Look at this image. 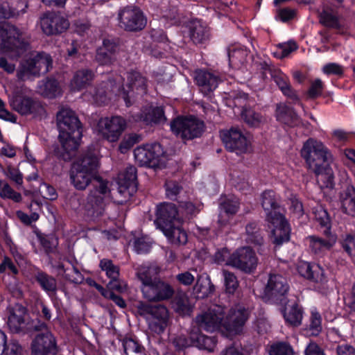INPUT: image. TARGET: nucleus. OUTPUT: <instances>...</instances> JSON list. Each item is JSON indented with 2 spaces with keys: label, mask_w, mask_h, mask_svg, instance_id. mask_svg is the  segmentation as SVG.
<instances>
[{
  "label": "nucleus",
  "mask_w": 355,
  "mask_h": 355,
  "mask_svg": "<svg viewBox=\"0 0 355 355\" xmlns=\"http://www.w3.org/2000/svg\"><path fill=\"white\" fill-rule=\"evenodd\" d=\"M118 193L125 198H128L137 187V170L130 166L118 175Z\"/></svg>",
  "instance_id": "obj_23"
},
{
  "label": "nucleus",
  "mask_w": 355,
  "mask_h": 355,
  "mask_svg": "<svg viewBox=\"0 0 355 355\" xmlns=\"http://www.w3.org/2000/svg\"><path fill=\"white\" fill-rule=\"evenodd\" d=\"M231 254L229 250L226 248H221L216 251L214 254V261L217 263H225L227 266V262L230 259Z\"/></svg>",
  "instance_id": "obj_61"
},
{
  "label": "nucleus",
  "mask_w": 355,
  "mask_h": 355,
  "mask_svg": "<svg viewBox=\"0 0 355 355\" xmlns=\"http://www.w3.org/2000/svg\"><path fill=\"white\" fill-rule=\"evenodd\" d=\"M258 263L259 259L255 252L250 247H242L231 254L227 266L250 274L255 271Z\"/></svg>",
  "instance_id": "obj_13"
},
{
  "label": "nucleus",
  "mask_w": 355,
  "mask_h": 355,
  "mask_svg": "<svg viewBox=\"0 0 355 355\" xmlns=\"http://www.w3.org/2000/svg\"><path fill=\"white\" fill-rule=\"evenodd\" d=\"M242 118L246 123L252 127H258L264 121L262 116L251 109L244 110L242 112Z\"/></svg>",
  "instance_id": "obj_49"
},
{
  "label": "nucleus",
  "mask_w": 355,
  "mask_h": 355,
  "mask_svg": "<svg viewBox=\"0 0 355 355\" xmlns=\"http://www.w3.org/2000/svg\"><path fill=\"white\" fill-rule=\"evenodd\" d=\"M0 197L3 199H10L14 202L21 201V195L15 191L5 180H0Z\"/></svg>",
  "instance_id": "obj_44"
},
{
  "label": "nucleus",
  "mask_w": 355,
  "mask_h": 355,
  "mask_svg": "<svg viewBox=\"0 0 355 355\" xmlns=\"http://www.w3.org/2000/svg\"><path fill=\"white\" fill-rule=\"evenodd\" d=\"M173 306L176 312L182 315L189 313L191 310L188 297L185 295L176 296L173 301Z\"/></svg>",
  "instance_id": "obj_50"
},
{
  "label": "nucleus",
  "mask_w": 355,
  "mask_h": 355,
  "mask_svg": "<svg viewBox=\"0 0 355 355\" xmlns=\"http://www.w3.org/2000/svg\"><path fill=\"white\" fill-rule=\"evenodd\" d=\"M297 48V44L294 42H288L278 45V50L281 53L282 58L288 56L291 52L295 51Z\"/></svg>",
  "instance_id": "obj_63"
},
{
  "label": "nucleus",
  "mask_w": 355,
  "mask_h": 355,
  "mask_svg": "<svg viewBox=\"0 0 355 355\" xmlns=\"http://www.w3.org/2000/svg\"><path fill=\"white\" fill-rule=\"evenodd\" d=\"M267 221L272 228L271 239L275 245L279 246L290 240L291 228L283 214Z\"/></svg>",
  "instance_id": "obj_22"
},
{
  "label": "nucleus",
  "mask_w": 355,
  "mask_h": 355,
  "mask_svg": "<svg viewBox=\"0 0 355 355\" xmlns=\"http://www.w3.org/2000/svg\"><path fill=\"white\" fill-rule=\"evenodd\" d=\"M176 279L184 286H191L195 281V277L190 272L185 271L178 274Z\"/></svg>",
  "instance_id": "obj_64"
},
{
  "label": "nucleus",
  "mask_w": 355,
  "mask_h": 355,
  "mask_svg": "<svg viewBox=\"0 0 355 355\" xmlns=\"http://www.w3.org/2000/svg\"><path fill=\"white\" fill-rule=\"evenodd\" d=\"M156 216L155 223L159 229L165 227V225H170L183 220L175 205L169 202H164L157 206Z\"/></svg>",
  "instance_id": "obj_21"
},
{
  "label": "nucleus",
  "mask_w": 355,
  "mask_h": 355,
  "mask_svg": "<svg viewBox=\"0 0 355 355\" xmlns=\"http://www.w3.org/2000/svg\"><path fill=\"white\" fill-rule=\"evenodd\" d=\"M220 208L221 211H224L228 215H234L239 208V199L234 196H231L220 203Z\"/></svg>",
  "instance_id": "obj_51"
},
{
  "label": "nucleus",
  "mask_w": 355,
  "mask_h": 355,
  "mask_svg": "<svg viewBox=\"0 0 355 355\" xmlns=\"http://www.w3.org/2000/svg\"><path fill=\"white\" fill-rule=\"evenodd\" d=\"M94 78V72L87 69L77 71L71 80L70 87L73 91H80L90 85Z\"/></svg>",
  "instance_id": "obj_34"
},
{
  "label": "nucleus",
  "mask_w": 355,
  "mask_h": 355,
  "mask_svg": "<svg viewBox=\"0 0 355 355\" xmlns=\"http://www.w3.org/2000/svg\"><path fill=\"white\" fill-rule=\"evenodd\" d=\"M248 317V311L238 306L232 309L228 316L225 318L224 308L214 304L196 316L191 327H196L200 333L202 330L212 333L223 326L230 332L237 334L241 332Z\"/></svg>",
  "instance_id": "obj_2"
},
{
  "label": "nucleus",
  "mask_w": 355,
  "mask_h": 355,
  "mask_svg": "<svg viewBox=\"0 0 355 355\" xmlns=\"http://www.w3.org/2000/svg\"><path fill=\"white\" fill-rule=\"evenodd\" d=\"M325 239L316 236H310L307 238L309 241V248L312 252L318 256H322L329 251L336 243V236L330 232V230L324 231Z\"/></svg>",
  "instance_id": "obj_27"
},
{
  "label": "nucleus",
  "mask_w": 355,
  "mask_h": 355,
  "mask_svg": "<svg viewBox=\"0 0 355 355\" xmlns=\"http://www.w3.org/2000/svg\"><path fill=\"white\" fill-rule=\"evenodd\" d=\"M193 291L198 298H205L214 291V286L207 275H200L197 278Z\"/></svg>",
  "instance_id": "obj_39"
},
{
  "label": "nucleus",
  "mask_w": 355,
  "mask_h": 355,
  "mask_svg": "<svg viewBox=\"0 0 355 355\" xmlns=\"http://www.w3.org/2000/svg\"><path fill=\"white\" fill-rule=\"evenodd\" d=\"M221 80V78L217 73L206 70L195 71L196 83L205 94L215 90Z\"/></svg>",
  "instance_id": "obj_28"
},
{
  "label": "nucleus",
  "mask_w": 355,
  "mask_h": 355,
  "mask_svg": "<svg viewBox=\"0 0 355 355\" xmlns=\"http://www.w3.org/2000/svg\"><path fill=\"white\" fill-rule=\"evenodd\" d=\"M286 279L280 275H270L265 288L266 295L281 304L288 291Z\"/></svg>",
  "instance_id": "obj_18"
},
{
  "label": "nucleus",
  "mask_w": 355,
  "mask_h": 355,
  "mask_svg": "<svg viewBox=\"0 0 355 355\" xmlns=\"http://www.w3.org/2000/svg\"><path fill=\"white\" fill-rule=\"evenodd\" d=\"M247 52L242 49H233L228 52L229 61L230 64H236L244 60Z\"/></svg>",
  "instance_id": "obj_57"
},
{
  "label": "nucleus",
  "mask_w": 355,
  "mask_h": 355,
  "mask_svg": "<svg viewBox=\"0 0 355 355\" xmlns=\"http://www.w3.org/2000/svg\"><path fill=\"white\" fill-rule=\"evenodd\" d=\"M312 214L320 225L326 227V230L330 229V218L329 214L321 205L317 204L313 207Z\"/></svg>",
  "instance_id": "obj_43"
},
{
  "label": "nucleus",
  "mask_w": 355,
  "mask_h": 355,
  "mask_svg": "<svg viewBox=\"0 0 355 355\" xmlns=\"http://www.w3.org/2000/svg\"><path fill=\"white\" fill-rule=\"evenodd\" d=\"M33 355H55L58 349L55 338L49 331L38 334L31 345Z\"/></svg>",
  "instance_id": "obj_20"
},
{
  "label": "nucleus",
  "mask_w": 355,
  "mask_h": 355,
  "mask_svg": "<svg viewBox=\"0 0 355 355\" xmlns=\"http://www.w3.org/2000/svg\"><path fill=\"white\" fill-rule=\"evenodd\" d=\"M19 3L21 4V6H20V10L19 9V8H18L17 10H16V12L10 11V10H7V8L5 6H0V20L1 19L10 18L12 15H14L16 12L19 13V11L24 12L25 8H27L26 1L25 0H20Z\"/></svg>",
  "instance_id": "obj_59"
},
{
  "label": "nucleus",
  "mask_w": 355,
  "mask_h": 355,
  "mask_svg": "<svg viewBox=\"0 0 355 355\" xmlns=\"http://www.w3.org/2000/svg\"><path fill=\"white\" fill-rule=\"evenodd\" d=\"M293 347L287 342H277L269 348L270 355H294Z\"/></svg>",
  "instance_id": "obj_46"
},
{
  "label": "nucleus",
  "mask_w": 355,
  "mask_h": 355,
  "mask_svg": "<svg viewBox=\"0 0 355 355\" xmlns=\"http://www.w3.org/2000/svg\"><path fill=\"white\" fill-rule=\"evenodd\" d=\"M137 308L151 331L161 334L165 331L169 323V312L165 306L140 302Z\"/></svg>",
  "instance_id": "obj_6"
},
{
  "label": "nucleus",
  "mask_w": 355,
  "mask_h": 355,
  "mask_svg": "<svg viewBox=\"0 0 355 355\" xmlns=\"http://www.w3.org/2000/svg\"><path fill=\"white\" fill-rule=\"evenodd\" d=\"M182 221H178V223L170 225H165V227L159 229L166 237L168 243L172 245H181L187 243V233L182 228Z\"/></svg>",
  "instance_id": "obj_29"
},
{
  "label": "nucleus",
  "mask_w": 355,
  "mask_h": 355,
  "mask_svg": "<svg viewBox=\"0 0 355 355\" xmlns=\"http://www.w3.org/2000/svg\"><path fill=\"white\" fill-rule=\"evenodd\" d=\"M40 89L41 93L48 98H54L60 94L58 83L54 79H47L41 83Z\"/></svg>",
  "instance_id": "obj_42"
},
{
  "label": "nucleus",
  "mask_w": 355,
  "mask_h": 355,
  "mask_svg": "<svg viewBox=\"0 0 355 355\" xmlns=\"http://www.w3.org/2000/svg\"><path fill=\"white\" fill-rule=\"evenodd\" d=\"M323 83L320 79H315L311 83L308 91V96L311 98H315L322 94Z\"/></svg>",
  "instance_id": "obj_56"
},
{
  "label": "nucleus",
  "mask_w": 355,
  "mask_h": 355,
  "mask_svg": "<svg viewBox=\"0 0 355 355\" xmlns=\"http://www.w3.org/2000/svg\"><path fill=\"white\" fill-rule=\"evenodd\" d=\"M10 103L15 110L22 115L31 114L37 115L44 111L43 107L39 102L29 97L21 96L16 89H12V96H10Z\"/></svg>",
  "instance_id": "obj_15"
},
{
  "label": "nucleus",
  "mask_w": 355,
  "mask_h": 355,
  "mask_svg": "<svg viewBox=\"0 0 355 355\" xmlns=\"http://www.w3.org/2000/svg\"><path fill=\"white\" fill-rule=\"evenodd\" d=\"M82 138V130H76L71 132H60L59 139L63 150L61 156L64 160H70L74 155L76 150L80 145Z\"/></svg>",
  "instance_id": "obj_25"
},
{
  "label": "nucleus",
  "mask_w": 355,
  "mask_h": 355,
  "mask_svg": "<svg viewBox=\"0 0 355 355\" xmlns=\"http://www.w3.org/2000/svg\"><path fill=\"white\" fill-rule=\"evenodd\" d=\"M283 315L286 322L293 327H297L302 323L303 318L302 309L295 302L286 304Z\"/></svg>",
  "instance_id": "obj_37"
},
{
  "label": "nucleus",
  "mask_w": 355,
  "mask_h": 355,
  "mask_svg": "<svg viewBox=\"0 0 355 355\" xmlns=\"http://www.w3.org/2000/svg\"><path fill=\"white\" fill-rule=\"evenodd\" d=\"M301 155L309 169L315 174L320 187H332L334 173L329 166L332 155L323 143L314 139H308L304 144Z\"/></svg>",
  "instance_id": "obj_4"
},
{
  "label": "nucleus",
  "mask_w": 355,
  "mask_h": 355,
  "mask_svg": "<svg viewBox=\"0 0 355 355\" xmlns=\"http://www.w3.org/2000/svg\"><path fill=\"white\" fill-rule=\"evenodd\" d=\"M322 330V318L320 313L315 310L311 311L309 331L311 336H318Z\"/></svg>",
  "instance_id": "obj_53"
},
{
  "label": "nucleus",
  "mask_w": 355,
  "mask_h": 355,
  "mask_svg": "<svg viewBox=\"0 0 355 355\" xmlns=\"http://www.w3.org/2000/svg\"><path fill=\"white\" fill-rule=\"evenodd\" d=\"M223 276L226 292L230 294L234 293L239 286V282L236 275L233 272L224 270Z\"/></svg>",
  "instance_id": "obj_52"
},
{
  "label": "nucleus",
  "mask_w": 355,
  "mask_h": 355,
  "mask_svg": "<svg viewBox=\"0 0 355 355\" xmlns=\"http://www.w3.org/2000/svg\"><path fill=\"white\" fill-rule=\"evenodd\" d=\"M271 76L284 95L293 101H298V96L292 88L289 78L286 74L279 70H274Z\"/></svg>",
  "instance_id": "obj_33"
},
{
  "label": "nucleus",
  "mask_w": 355,
  "mask_h": 355,
  "mask_svg": "<svg viewBox=\"0 0 355 355\" xmlns=\"http://www.w3.org/2000/svg\"><path fill=\"white\" fill-rule=\"evenodd\" d=\"M27 44L25 33L15 26L4 24L0 26V50L18 57L26 49Z\"/></svg>",
  "instance_id": "obj_7"
},
{
  "label": "nucleus",
  "mask_w": 355,
  "mask_h": 355,
  "mask_svg": "<svg viewBox=\"0 0 355 355\" xmlns=\"http://www.w3.org/2000/svg\"><path fill=\"white\" fill-rule=\"evenodd\" d=\"M98 167V158L89 155L73 163L70 173L71 183L78 190H85L94 180V189L90 191L85 204L87 214L92 218L103 215L111 196L109 182L96 175Z\"/></svg>",
  "instance_id": "obj_1"
},
{
  "label": "nucleus",
  "mask_w": 355,
  "mask_h": 355,
  "mask_svg": "<svg viewBox=\"0 0 355 355\" xmlns=\"http://www.w3.org/2000/svg\"><path fill=\"white\" fill-rule=\"evenodd\" d=\"M343 211L348 215L355 216V188L348 186L340 195Z\"/></svg>",
  "instance_id": "obj_36"
},
{
  "label": "nucleus",
  "mask_w": 355,
  "mask_h": 355,
  "mask_svg": "<svg viewBox=\"0 0 355 355\" xmlns=\"http://www.w3.org/2000/svg\"><path fill=\"white\" fill-rule=\"evenodd\" d=\"M118 46L112 40L105 39L96 51V60L101 65H110L116 60Z\"/></svg>",
  "instance_id": "obj_30"
},
{
  "label": "nucleus",
  "mask_w": 355,
  "mask_h": 355,
  "mask_svg": "<svg viewBox=\"0 0 355 355\" xmlns=\"http://www.w3.org/2000/svg\"><path fill=\"white\" fill-rule=\"evenodd\" d=\"M217 340L214 336H207L196 327L190 328L189 338L180 335L173 340V344L178 350H182L190 346H195L201 349L213 352L216 346Z\"/></svg>",
  "instance_id": "obj_10"
},
{
  "label": "nucleus",
  "mask_w": 355,
  "mask_h": 355,
  "mask_svg": "<svg viewBox=\"0 0 355 355\" xmlns=\"http://www.w3.org/2000/svg\"><path fill=\"white\" fill-rule=\"evenodd\" d=\"M162 153L160 144L155 143L137 147L134 150V155L139 164L153 166L157 163Z\"/></svg>",
  "instance_id": "obj_19"
},
{
  "label": "nucleus",
  "mask_w": 355,
  "mask_h": 355,
  "mask_svg": "<svg viewBox=\"0 0 355 355\" xmlns=\"http://www.w3.org/2000/svg\"><path fill=\"white\" fill-rule=\"evenodd\" d=\"M40 27L46 35L61 33L69 27V21L59 14L52 12L44 13L40 17Z\"/></svg>",
  "instance_id": "obj_16"
},
{
  "label": "nucleus",
  "mask_w": 355,
  "mask_h": 355,
  "mask_svg": "<svg viewBox=\"0 0 355 355\" xmlns=\"http://www.w3.org/2000/svg\"><path fill=\"white\" fill-rule=\"evenodd\" d=\"M276 117L277 121L288 126H295L300 123L297 114L293 108L285 104L278 105L276 110Z\"/></svg>",
  "instance_id": "obj_35"
},
{
  "label": "nucleus",
  "mask_w": 355,
  "mask_h": 355,
  "mask_svg": "<svg viewBox=\"0 0 355 355\" xmlns=\"http://www.w3.org/2000/svg\"><path fill=\"white\" fill-rule=\"evenodd\" d=\"M261 205L266 212V220H272L279 215H282L279 211L277 198L273 191H266L261 195Z\"/></svg>",
  "instance_id": "obj_31"
},
{
  "label": "nucleus",
  "mask_w": 355,
  "mask_h": 355,
  "mask_svg": "<svg viewBox=\"0 0 355 355\" xmlns=\"http://www.w3.org/2000/svg\"><path fill=\"white\" fill-rule=\"evenodd\" d=\"M99 267L105 272L106 276L110 279H116L119 277V268L114 265L112 260L103 259L100 261Z\"/></svg>",
  "instance_id": "obj_45"
},
{
  "label": "nucleus",
  "mask_w": 355,
  "mask_h": 355,
  "mask_svg": "<svg viewBox=\"0 0 355 355\" xmlns=\"http://www.w3.org/2000/svg\"><path fill=\"white\" fill-rule=\"evenodd\" d=\"M187 34L195 44H200L208 39L207 27L200 21L194 19L187 25Z\"/></svg>",
  "instance_id": "obj_32"
},
{
  "label": "nucleus",
  "mask_w": 355,
  "mask_h": 355,
  "mask_svg": "<svg viewBox=\"0 0 355 355\" xmlns=\"http://www.w3.org/2000/svg\"><path fill=\"white\" fill-rule=\"evenodd\" d=\"M246 240L248 242L256 245H261L263 242V237L257 227V225L254 223H251L246 226Z\"/></svg>",
  "instance_id": "obj_47"
},
{
  "label": "nucleus",
  "mask_w": 355,
  "mask_h": 355,
  "mask_svg": "<svg viewBox=\"0 0 355 355\" xmlns=\"http://www.w3.org/2000/svg\"><path fill=\"white\" fill-rule=\"evenodd\" d=\"M140 140L139 135L136 134H130L125 135L119 145V150L121 153H125L130 150L135 144L138 143Z\"/></svg>",
  "instance_id": "obj_54"
},
{
  "label": "nucleus",
  "mask_w": 355,
  "mask_h": 355,
  "mask_svg": "<svg viewBox=\"0 0 355 355\" xmlns=\"http://www.w3.org/2000/svg\"><path fill=\"white\" fill-rule=\"evenodd\" d=\"M121 27L129 31L143 29L146 24V19L141 11L135 7L127 6L119 13Z\"/></svg>",
  "instance_id": "obj_14"
},
{
  "label": "nucleus",
  "mask_w": 355,
  "mask_h": 355,
  "mask_svg": "<svg viewBox=\"0 0 355 355\" xmlns=\"http://www.w3.org/2000/svg\"><path fill=\"white\" fill-rule=\"evenodd\" d=\"M126 121L121 116L101 118L97 123V134L110 142L119 140L126 128Z\"/></svg>",
  "instance_id": "obj_12"
},
{
  "label": "nucleus",
  "mask_w": 355,
  "mask_h": 355,
  "mask_svg": "<svg viewBox=\"0 0 355 355\" xmlns=\"http://www.w3.org/2000/svg\"><path fill=\"white\" fill-rule=\"evenodd\" d=\"M6 175L17 184L21 185L23 184V175L19 169L8 166Z\"/></svg>",
  "instance_id": "obj_60"
},
{
  "label": "nucleus",
  "mask_w": 355,
  "mask_h": 355,
  "mask_svg": "<svg viewBox=\"0 0 355 355\" xmlns=\"http://www.w3.org/2000/svg\"><path fill=\"white\" fill-rule=\"evenodd\" d=\"M40 244L46 252H51L56 245V240L53 236L37 235Z\"/></svg>",
  "instance_id": "obj_55"
},
{
  "label": "nucleus",
  "mask_w": 355,
  "mask_h": 355,
  "mask_svg": "<svg viewBox=\"0 0 355 355\" xmlns=\"http://www.w3.org/2000/svg\"><path fill=\"white\" fill-rule=\"evenodd\" d=\"M324 73L327 75H341L343 73V67L337 63H329L322 68Z\"/></svg>",
  "instance_id": "obj_62"
},
{
  "label": "nucleus",
  "mask_w": 355,
  "mask_h": 355,
  "mask_svg": "<svg viewBox=\"0 0 355 355\" xmlns=\"http://www.w3.org/2000/svg\"><path fill=\"white\" fill-rule=\"evenodd\" d=\"M297 270L302 277L312 281L314 289L322 295H327L333 291L324 270L319 264L302 261L298 264Z\"/></svg>",
  "instance_id": "obj_9"
},
{
  "label": "nucleus",
  "mask_w": 355,
  "mask_h": 355,
  "mask_svg": "<svg viewBox=\"0 0 355 355\" xmlns=\"http://www.w3.org/2000/svg\"><path fill=\"white\" fill-rule=\"evenodd\" d=\"M320 21L324 26L332 28L340 29L342 26L337 12L328 6L324 7L320 13Z\"/></svg>",
  "instance_id": "obj_38"
},
{
  "label": "nucleus",
  "mask_w": 355,
  "mask_h": 355,
  "mask_svg": "<svg viewBox=\"0 0 355 355\" xmlns=\"http://www.w3.org/2000/svg\"><path fill=\"white\" fill-rule=\"evenodd\" d=\"M140 120L147 124L161 123L166 121V117L163 108L156 107L150 108L148 113H142L140 116Z\"/></svg>",
  "instance_id": "obj_40"
},
{
  "label": "nucleus",
  "mask_w": 355,
  "mask_h": 355,
  "mask_svg": "<svg viewBox=\"0 0 355 355\" xmlns=\"http://www.w3.org/2000/svg\"><path fill=\"white\" fill-rule=\"evenodd\" d=\"M56 117L60 132L71 133L76 130H81L80 122L72 110L68 107H62Z\"/></svg>",
  "instance_id": "obj_26"
},
{
  "label": "nucleus",
  "mask_w": 355,
  "mask_h": 355,
  "mask_svg": "<svg viewBox=\"0 0 355 355\" xmlns=\"http://www.w3.org/2000/svg\"><path fill=\"white\" fill-rule=\"evenodd\" d=\"M340 243L344 251L351 257H355V235L352 234H343Z\"/></svg>",
  "instance_id": "obj_48"
},
{
  "label": "nucleus",
  "mask_w": 355,
  "mask_h": 355,
  "mask_svg": "<svg viewBox=\"0 0 355 355\" xmlns=\"http://www.w3.org/2000/svg\"><path fill=\"white\" fill-rule=\"evenodd\" d=\"M8 326L12 333L22 331L26 327L28 320L27 309L19 304H15L9 309Z\"/></svg>",
  "instance_id": "obj_24"
},
{
  "label": "nucleus",
  "mask_w": 355,
  "mask_h": 355,
  "mask_svg": "<svg viewBox=\"0 0 355 355\" xmlns=\"http://www.w3.org/2000/svg\"><path fill=\"white\" fill-rule=\"evenodd\" d=\"M21 353L22 348L21 345L16 340H11L6 344L3 355H21Z\"/></svg>",
  "instance_id": "obj_58"
},
{
  "label": "nucleus",
  "mask_w": 355,
  "mask_h": 355,
  "mask_svg": "<svg viewBox=\"0 0 355 355\" xmlns=\"http://www.w3.org/2000/svg\"><path fill=\"white\" fill-rule=\"evenodd\" d=\"M52 59L44 52L37 53L21 63L17 72V78L21 80L38 76L41 73H46L51 68Z\"/></svg>",
  "instance_id": "obj_8"
},
{
  "label": "nucleus",
  "mask_w": 355,
  "mask_h": 355,
  "mask_svg": "<svg viewBox=\"0 0 355 355\" xmlns=\"http://www.w3.org/2000/svg\"><path fill=\"white\" fill-rule=\"evenodd\" d=\"M221 137L228 150L235 152L237 155L248 151L250 141L240 130L234 128H231L230 130L223 132Z\"/></svg>",
  "instance_id": "obj_17"
},
{
  "label": "nucleus",
  "mask_w": 355,
  "mask_h": 355,
  "mask_svg": "<svg viewBox=\"0 0 355 355\" xmlns=\"http://www.w3.org/2000/svg\"><path fill=\"white\" fill-rule=\"evenodd\" d=\"M171 131L182 139H193L202 135L205 129L203 121L193 116H178L170 124Z\"/></svg>",
  "instance_id": "obj_11"
},
{
  "label": "nucleus",
  "mask_w": 355,
  "mask_h": 355,
  "mask_svg": "<svg viewBox=\"0 0 355 355\" xmlns=\"http://www.w3.org/2000/svg\"><path fill=\"white\" fill-rule=\"evenodd\" d=\"M35 277L41 288L46 293H53L56 291L57 284L54 277L42 271L37 272Z\"/></svg>",
  "instance_id": "obj_41"
},
{
  "label": "nucleus",
  "mask_w": 355,
  "mask_h": 355,
  "mask_svg": "<svg viewBox=\"0 0 355 355\" xmlns=\"http://www.w3.org/2000/svg\"><path fill=\"white\" fill-rule=\"evenodd\" d=\"M126 83L121 85V77H117L116 83L109 80L103 82L94 89V94L85 93V99L92 101L98 105L105 104L111 98L112 94L121 96L127 106L131 104L130 93L143 94L146 91V79L137 71L128 72L126 74Z\"/></svg>",
  "instance_id": "obj_3"
},
{
  "label": "nucleus",
  "mask_w": 355,
  "mask_h": 355,
  "mask_svg": "<svg viewBox=\"0 0 355 355\" xmlns=\"http://www.w3.org/2000/svg\"><path fill=\"white\" fill-rule=\"evenodd\" d=\"M159 271V268L155 266H141L137 268L136 275L141 283L142 295L148 301L166 300L174 293L173 287L168 283L156 277Z\"/></svg>",
  "instance_id": "obj_5"
}]
</instances>
